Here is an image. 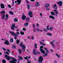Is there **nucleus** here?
<instances>
[{
    "label": "nucleus",
    "mask_w": 63,
    "mask_h": 63,
    "mask_svg": "<svg viewBox=\"0 0 63 63\" xmlns=\"http://www.w3.org/2000/svg\"><path fill=\"white\" fill-rule=\"evenodd\" d=\"M40 43L41 44V45H43V46H45V44L42 43V42H40Z\"/></svg>",
    "instance_id": "25"
},
{
    "label": "nucleus",
    "mask_w": 63,
    "mask_h": 63,
    "mask_svg": "<svg viewBox=\"0 0 63 63\" xmlns=\"http://www.w3.org/2000/svg\"><path fill=\"white\" fill-rule=\"evenodd\" d=\"M44 49H45L46 52L47 53H49V51L48 50L47 48L45 47L44 48Z\"/></svg>",
    "instance_id": "11"
},
{
    "label": "nucleus",
    "mask_w": 63,
    "mask_h": 63,
    "mask_svg": "<svg viewBox=\"0 0 63 63\" xmlns=\"http://www.w3.org/2000/svg\"><path fill=\"white\" fill-rule=\"evenodd\" d=\"M29 23L28 22H27L26 23H25L24 24V25L25 26H27L28 25V24Z\"/></svg>",
    "instance_id": "17"
},
{
    "label": "nucleus",
    "mask_w": 63,
    "mask_h": 63,
    "mask_svg": "<svg viewBox=\"0 0 63 63\" xmlns=\"http://www.w3.org/2000/svg\"><path fill=\"white\" fill-rule=\"evenodd\" d=\"M54 12H57V10H56V9H54Z\"/></svg>",
    "instance_id": "62"
},
{
    "label": "nucleus",
    "mask_w": 63,
    "mask_h": 63,
    "mask_svg": "<svg viewBox=\"0 0 63 63\" xmlns=\"http://www.w3.org/2000/svg\"><path fill=\"white\" fill-rule=\"evenodd\" d=\"M2 49H3V50H5V51H6V49L5 48H4L3 47L2 48Z\"/></svg>",
    "instance_id": "50"
},
{
    "label": "nucleus",
    "mask_w": 63,
    "mask_h": 63,
    "mask_svg": "<svg viewBox=\"0 0 63 63\" xmlns=\"http://www.w3.org/2000/svg\"><path fill=\"white\" fill-rule=\"evenodd\" d=\"M27 7L28 8V9H30V6L29 5H27Z\"/></svg>",
    "instance_id": "39"
},
{
    "label": "nucleus",
    "mask_w": 63,
    "mask_h": 63,
    "mask_svg": "<svg viewBox=\"0 0 63 63\" xmlns=\"http://www.w3.org/2000/svg\"><path fill=\"white\" fill-rule=\"evenodd\" d=\"M27 63H31L30 61L29 60H27Z\"/></svg>",
    "instance_id": "41"
},
{
    "label": "nucleus",
    "mask_w": 63,
    "mask_h": 63,
    "mask_svg": "<svg viewBox=\"0 0 63 63\" xmlns=\"http://www.w3.org/2000/svg\"><path fill=\"white\" fill-rule=\"evenodd\" d=\"M54 8L55 9H57V6L56 4H55L54 5Z\"/></svg>",
    "instance_id": "15"
},
{
    "label": "nucleus",
    "mask_w": 63,
    "mask_h": 63,
    "mask_svg": "<svg viewBox=\"0 0 63 63\" xmlns=\"http://www.w3.org/2000/svg\"><path fill=\"white\" fill-rule=\"evenodd\" d=\"M5 19L6 20H8V18H5Z\"/></svg>",
    "instance_id": "64"
},
{
    "label": "nucleus",
    "mask_w": 63,
    "mask_h": 63,
    "mask_svg": "<svg viewBox=\"0 0 63 63\" xmlns=\"http://www.w3.org/2000/svg\"><path fill=\"white\" fill-rule=\"evenodd\" d=\"M47 35H48L49 36H52V34L51 33H47Z\"/></svg>",
    "instance_id": "22"
},
{
    "label": "nucleus",
    "mask_w": 63,
    "mask_h": 63,
    "mask_svg": "<svg viewBox=\"0 0 63 63\" xmlns=\"http://www.w3.org/2000/svg\"><path fill=\"white\" fill-rule=\"evenodd\" d=\"M55 13L56 14H58V12L57 11H56V12H55Z\"/></svg>",
    "instance_id": "56"
},
{
    "label": "nucleus",
    "mask_w": 63,
    "mask_h": 63,
    "mask_svg": "<svg viewBox=\"0 0 63 63\" xmlns=\"http://www.w3.org/2000/svg\"><path fill=\"white\" fill-rule=\"evenodd\" d=\"M8 7L9 8H11L12 7V6L10 5H8Z\"/></svg>",
    "instance_id": "47"
},
{
    "label": "nucleus",
    "mask_w": 63,
    "mask_h": 63,
    "mask_svg": "<svg viewBox=\"0 0 63 63\" xmlns=\"http://www.w3.org/2000/svg\"><path fill=\"white\" fill-rule=\"evenodd\" d=\"M49 29L50 31H52V28L51 27H50L49 28Z\"/></svg>",
    "instance_id": "42"
},
{
    "label": "nucleus",
    "mask_w": 63,
    "mask_h": 63,
    "mask_svg": "<svg viewBox=\"0 0 63 63\" xmlns=\"http://www.w3.org/2000/svg\"><path fill=\"white\" fill-rule=\"evenodd\" d=\"M43 31L45 32H47V30L45 29H44Z\"/></svg>",
    "instance_id": "44"
},
{
    "label": "nucleus",
    "mask_w": 63,
    "mask_h": 63,
    "mask_svg": "<svg viewBox=\"0 0 63 63\" xmlns=\"http://www.w3.org/2000/svg\"><path fill=\"white\" fill-rule=\"evenodd\" d=\"M48 54H47V53H45V54L43 55V57H45V56H47V55Z\"/></svg>",
    "instance_id": "24"
},
{
    "label": "nucleus",
    "mask_w": 63,
    "mask_h": 63,
    "mask_svg": "<svg viewBox=\"0 0 63 63\" xmlns=\"http://www.w3.org/2000/svg\"><path fill=\"white\" fill-rule=\"evenodd\" d=\"M10 41L11 43H13V42H14V39H13V38H11L10 39Z\"/></svg>",
    "instance_id": "18"
},
{
    "label": "nucleus",
    "mask_w": 63,
    "mask_h": 63,
    "mask_svg": "<svg viewBox=\"0 0 63 63\" xmlns=\"http://www.w3.org/2000/svg\"><path fill=\"white\" fill-rule=\"evenodd\" d=\"M17 39V37H16V36H15L14 37V39L15 40H16Z\"/></svg>",
    "instance_id": "57"
},
{
    "label": "nucleus",
    "mask_w": 63,
    "mask_h": 63,
    "mask_svg": "<svg viewBox=\"0 0 63 63\" xmlns=\"http://www.w3.org/2000/svg\"><path fill=\"white\" fill-rule=\"evenodd\" d=\"M36 26H37L38 27H39V24L38 23H37L36 24Z\"/></svg>",
    "instance_id": "53"
},
{
    "label": "nucleus",
    "mask_w": 63,
    "mask_h": 63,
    "mask_svg": "<svg viewBox=\"0 0 63 63\" xmlns=\"http://www.w3.org/2000/svg\"><path fill=\"white\" fill-rule=\"evenodd\" d=\"M7 51H8V52H11L10 51V50L8 49H7Z\"/></svg>",
    "instance_id": "54"
},
{
    "label": "nucleus",
    "mask_w": 63,
    "mask_h": 63,
    "mask_svg": "<svg viewBox=\"0 0 63 63\" xmlns=\"http://www.w3.org/2000/svg\"><path fill=\"white\" fill-rule=\"evenodd\" d=\"M14 20L15 22H17L18 21V19L17 18H15L14 19Z\"/></svg>",
    "instance_id": "19"
},
{
    "label": "nucleus",
    "mask_w": 63,
    "mask_h": 63,
    "mask_svg": "<svg viewBox=\"0 0 63 63\" xmlns=\"http://www.w3.org/2000/svg\"><path fill=\"white\" fill-rule=\"evenodd\" d=\"M31 2H34L35 0H31Z\"/></svg>",
    "instance_id": "58"
},
{
    "label": "nucleus",
    "mask_w": 63,
    "mask_h": 63,
    "mask_svg": "<svg viewBox=\"0 0 63 63\" xmlns=\"http://www.w3.org/2000/svg\"><path fill=\"white\" fill-rule=\"evenodd\" d=\"M26 21L27 22H28L30 20V18L29 17H27L26 18Z\"/></svg>",
    "instance_id": "14"
},
{
    "label": "nucleus",
    "mask_w": 63,
    "mask_h": 63,
    "mask_svg": "<svg viewBox=\"0 0 63 63\" xmlns=\"http://www.w3.org/2000/svg\"><path fill=\"white\" fill-rule=\"evenodd\" d=\"M51 45L52 46L53 48H55L54 47V44H51Z\"/></svg>",
    "instance_id": "48"
},
{
    "label": "nucleus",
    "mask_w": 63,
    "mask_h": 63,
    "mask_svg": "<svg viewBox=\"0 0 63 63\" xmlns=\"http://www.w3.org/2000/svg\"><path fill=\"white\" fill-rule=\"evenodd\" d=\"M33 31L34 32H36V29L34 28L33 30Z\"/></svg>",
    "instance_id": "36"
},
{
    "label": "nucleus",
    "mask_w": 63,
    "mask_h": 63,
    "mask_svg": "<svg viewBox=\"0 0 63 63\" xmlns=\"http://www.w3.org/2000/svg\"><path fill=\"white\" fill-rule=\"evenodd\" d=\"M1 8L2 9H4L5 8V6L4 5V4H0Z\"/></svg>",
    "instance_id": "13"
},
{
    "label": "nucleus",
    "mask_w": 63,
    "mask_h": 63,
    "mask_svg": "<svg viewBox=\"0 0 63 63\" xmlns=\"http://www.w3.org/2000/svg\"><path fill=\"white\" fill-rule=\"evenodd\" d=\"M35 52H36V51H35V50H33V54H35Z\"/></svg>",
    "instance_id": "40"
},
{
    "label": "nucleus",
    "mask_w": 63,
    "mask_h": 63,
    "mask_svg": "<svg viewBox=\"0 0 63 63\" xmlns=\"http://www.w3.org/2000/svg\"><path fill=\"white\" fill-rule=\"evenodd\" d=\"M20 46L21 47H22V51H25V48H26V47L23 44V43L22 42H21L20 44Z\"/></svg>",
    "instance_id": "2"
},
{
    "label": "nucleus",
    "mask_w": 63,
    "mask_h": 63,
    "mask_svg": "<svg viewBox=\"0 0 63 63\" xmlns=\"http://www.w3.org/2000/svg\"><path fill=\"white\" fill-rule=\"evenodd\" d=\"M9 32L11 34H12L13 36H14L15 37H17L18 35L16 33H15L14 32H12L11 31H10Z\"/></svg>",
    "instance_id": "4"
},
{
    "label": "nucleus",
    "mask_w": 63,
    "mask_h": 63,
    "mask_svg": "<svg viewBox=\"0 0 63 63\" xmlns=\"http://www.w3.org/2000/svg\"><path fill=\"white\" fill-rule=\"evenodd\" d=\"M33 27H35V25H34V24H33Z\"/></svg>",
    "instance_id": "63"
},
{
    "label": "nucleus",
    "mask_w": 63,
    "mask_h": 63,
    "mask_svg": "<svg viewBox=\"0 0 63 63\" xmlns=\"http://www.w3.org/2000/svg\"><path fill=\"white\" fill-rule=\"evenodd\" d=\"M45 7H49V4H45Z\"/></svg>",
    "instance_id": "30"
},
{
    "label": "nucleus",
    "mask_w": 63,
    "mask_h": 63,
    "mask_svg": "<svg viewBox=\"0 0 63 63\" xmlns=\"http://www.w3.org/2000/svg\"><path fill=\"white\" fill-rule=\"evenodd\" d=\"M24 31H26V30L25 28H23L22 29Z\"/></svg>",
    "instance_id": "46"
},
{
    "label": "nucleus",
    "mask_w": 63,
    "mask_h": 63,
    "mask_svg": "<svg viewBox=\"0 0 63 63\" xmlns=\"http://www.w3.org/2000/svg\"><path fill=\"white\" fill-rule=\"evenodd\" d=\"M14 28H17V26H15V25L14 24L12 25V27L11 28V29L12 30H15Z\"/></svg>",
    "instance_id": "5"
},
{
    "label": "nucleus",
    "mask_w": 63,
    "mask_h": 63,
    "mask_svg": "<svg viewBox=\"0 0 63 63\" xmlns=\"http://www.w3.org/2000/svg\"><path fill=\"white\" fill-rule=\"evenodd\" d=\"M36 31H37L38 32H39L40 31V30L39 29H36Z\"/></svg>",
    "instance_id": "52"
},
{
    "label": "nucleus",
    "mask_w": 63,
    "mask_h": 63,
    "mask_svg": "<svg viewBox=\"0 0 63 63\" xmlns=\"http://www.w3.org/2000/svg\"><path fill=\"white\" fill-rule=\"evenodd\" d=\"M48 27H49V26H47V27L46 28V29L47 30L49 31V28H48Z\"/></svg>",
    "instance_id": "38"
},
{
    "label": "nucleus",
    "mask_w": 63,
    "mask_h": 63,
    "mask_svg": "<svg viewBox=\"0 0 63 63\" xmlns=\"http://www.w3.org/2000/svg\"><path fill=\"white\" fill-rule=\"evenodd\" d=\"M35 5L36 6H39L40 5V4H39V2H36L35 3Z\"/></svg>",
    "instance_id": "20"
},
{
    "label": "nucleus",
    "mask_w": 63,
    "mask_h": 63,
    "mask_svg": "<svg viewBox=\"0 0 63 63\" xmlns=\"http://www.w3.org/2000/svg\"><path fill=\"white\" fill-rule=\"evenodd\" d=\"M5 57L7 60H10L11 58H12V61H9V62L10 63H16V62L17 61V60L16 59H15L14 58H12V57H10L8 56V55H5Z\"/></svg>",
    "instance_id": "1"
},
{
    "label": "nucleus",
    "mask_w": 63,
    "mask_h": 63,
    "mask_svg": "<svg viewBox=\"0 0 63 63\" xmlns=\"http://www.w3.org/2000/svg\"><path fill=\"white\" fill-rule=\"evenodd\" d=\"M12 47H13V48H14V49H15L16 48V46L15 45H13Z\"/></svg>",
    "instance_id": "34"
},
{
    "label": "nucleus",
    "mask_w": 63,
    "mask_h": 63,
    "mask_svg": "<svg viewBox=\"0 0 63 63\" xmlns=\"http://www.w3.org/2000/svg\"><path fill=\"white\" fill-rule=\"evenodd\" d=\"M40 49L41 52L42 53H43L44 54H45V51L43 49Z\"/></svg>",
    "instance_id": "10"
},
{
    "label": "nucleus",
    "mask_w": 63,
    "mask_h": 63,
    "mask_svg": "<svg viewBox=\"0 0 63 63\" xmlns=\"http://www.w3.org/2000/svg\"><path fill=\"white\" fill-rule=\"evenodd\" d=\"M24 58L25 59H26V60H28V58H27V57H25Z\"/></svg>",
    "instance_id": "51"
},
{
    "label": "nucleus",
    "mask_w": 63,
    "mask_h": 63,
    "mask_svg": "<svg viewBox=\"0 0 63 63\" xmlns=\"http://www.w3.org/2000/svg\"><path fill=\"white\" fill-rule=\"evenodd\" d=\"M17 34H19V33L18 32H16Z\"/></svg>",
    "instance_id": "60"
},
{
    "label": "nucleus",
    "mask_w": 63,
    "mask_h": 63,
    "mask_svg": "<svg viewBox=\"0 0 63 63\" xmlns=\"http://www.w3.org/2000/svg\"><path fill=\"white\" fill-rule=\"evenodd\" d=\"M52 41H53L52 43L51 42H50V43L51 44H53V43L55 42V40H52Z\"/></svg>",
    "instance_id": "37"
},
{
    "label": "nucleus",
    "mask_w": 63,
    "mask_h": 63,
    "mask_svg": "<svg viewBox=\"0 0 63 63\" xmlns=\"http://www.w3.org/2000/svg\"><path fill=\"white\" fill-rule=\"evenodd\" d=\"M4 44H6L7 45H10V44L9 43V42L8 40H7L6 41H5L4 42Z\"/></svg>",
    "instance_id": "9"
},
{
    "label": "nucleus",
    "mask_w": 63,
    "mask_h": 63,
    "mask_svg": "<svg viewBox=\"0 0 63 63\" xmlns=\"http://www.w3.org/2000/svg\"><path fill=\"white\" fill-rule=\"evenodd\" d=\"M32 13H33L32 11H30L29 12V13H28V15L30 16V17H33V15L32 14Z\"/></svg>",
    "instance_id": "6"
},
{
    "label": "nucleus",
    "mask_w": 63,
    "mask_h": 63,
    "mask_svg": "<svg viewBox=\"0 0 63 63\" xmlns=\"http://www.w3.org/2000/svg\"><path fill=\"white\" fill-rule=\"evenodd\" d=\"M26 17V16H25V15H23L22 17V19L23 20H24L25 19Z\"/></svg>",
    "instance_id": "8"
},
{
    "label": "nucleus",
    "mask_w": 63,
    "mask_h": 63,
    "mask_svg": "<svg viewBox=\"0 0 63 63\" xmlns=\"http://www.w3.org/2000/svg\"><path fill=\"white\" fill-rule=\"evenodd\" d=\"M51 15H52V16H54V15H55V14L53 12H51Z\"/></svg>",
    "instance_id": "23"
},
{
    "label": "nucleus",
    "mask_w": 63,
    "mask_h": 63,
    "mask_svg": "<svg viewBox=\"0 0 63 63\" xmlns=\"http://www.w3.org/2000/svg\"><path fill=\"white\" fill-rule=\"evenodd\" d=\"M19 42H20V41L18 40H16V43L17 44H18L19 43Z\"/></svg>",
    "instance_id": "29"
},
{
    "label": "nucleus",
    "mask_w": 63,
    "mask_h": 63,
    "mask_svg": "<svg viewBox=\"0 0 63 63\" xmlns=\"http://www.w3.org/2000/svg\"><path fill=\"white\" fill-rule=\"evenodd\" d=\"M5 14L3 15V16L2 17V19H4V18H5Z\"/></svg>",
    "instance_id": "31"
},
{
    "label": "nucleus",
    "mask_w": 63,
    "mask_h": 63,
    "mask_svg": "<svg viewBox=\"0 0 63 63\" xmlns=\"http://www.w3.org/2000/svg\"><path fill=\"white\" fill-rule=\"evenodd\" d=\"M17 1L18 5H19L20 4V3H21V0H17Z\"/></svg>",
    "instance_id": "16"
},
{
    "label": "nucleus",
    "mask_w": 63,
    "mask_h": 63,
    "mask_svg": "<svg viewBox=\"0 0 63 63\" xmlns=\"http://www.w3.org/2000/svg\"><path fill=\"white\" fill-rule=\"evenodd\" d=\"M38 54V52H35V54H36V55H37Z\"/></svg>",
    "instance_id": "55"
},
{
    "label": "nucleus",
    "mask_w": 63,
    "mask_h": 63,
    "mask_svg": "<svg viewBox=\"0 0 63 63\" xmlns=\"http://www.w3.org/2000/svg\"><path fill=\"white\" fill-rule=\"evenodd\" d=\"M47 10V11H48L49 10V9L48 8H47L46 9Z\"/></svg>",
    "instance_id": "59"
},
{
    "label": "nucleus",
    "mask_w": 63,
    "mask_h": 63,
    "mask_svg": "<svg viewBox=\"0 0 63 63\" xmlns=\"http://www.w3.org/2000/svg\"><path fill=\"white\" fill-rule=\"evenodd\" d=\"M43 46H40V49H42V48H43Z\"/></svg>",
    "instance_id": "45"
},
{
    "label": "nucleus",
    "mask_w": 63,
    "mask_h": 63,
    "mask_svg": "<svg viewBox=\"0 0 63 63\" xmlns=\"http://www.w3.org/2000/svg\"><path fill=\"white\" fill-rule=\"evenodd\" d=\"M49 17L50 18H52V19H55V17L51 15L49 16Z\"/></svg>",
    "instance_id": "12"
},
{
    "label": "nucleus",
    "mask_w": 63,
    "mask_h": 63,
    "mask_svg": "<svg viewBox=\"0 0 63 63\" xmlns=\"http://www.w3.org/2000/svg\"><path fill=\"white\" fill-rule=\"evenodd\" d=\"M43 60V58L42 56H40L39 58V59L38 62L39 63H42Z\"/></svg>",
    "instance_id": "3"
},
{
    "label": "nucleus",
    "mask_w": 63,
    "mask_h": 63,
    "mask_svg": "<svg viewBox=\"0 0 63 63\" xmlns=\"http://www.w3.org/2000/svg\"><path fill=\"white\" fill-rule=\"evenodd\" d=\"M57 3L61 7L62 6V2L61 1H60L59 2H57Z\"/></svg>",
    "instance_id": "7"
},
{
    "label": "nucleus",
    "mask_w": 63,
    "mask_h": 63,
    "mask_svg": "<svg viewBox=\"0 0 63 63\" xmlns=\"http://www.w3.org/2000/svg\"><path fill=\"white\" fill-rule=\"evenodd\" d=\"M9 14H10L11 15H14V12L12 11L9 12Z\"/></svg>",
    "instance_id": "27"
},
{
    "label": "nucleus",
    "mask_w": 63,
    "mask_h": 63,
    "mask_svg": "<svg viewBox=\"0 0 63 63\" xmlns=\"http://www.w3.org/2000/svg\"><path fill=\"white\" fill-rule=\"evenodd\" d=\"M20 34H21V35H23L24 34V32H22V31H21L20 32Z\"/></svg>",
    "instance_id": "32"
},
{
    "label": "nucleus",
    "mask_w": 63,
    "mask_h": 63,
    "mask_svg": "<svg viewBox=\"0 0 63 63\" xmlns=\"http://www.w3.org/2000/svg\"><path fill=\"white\" fill-rule=\"evenodd\" d=\"M34 47L35 48H37V45L36 43H35L34 44Z\"/></svg>",
    "instance_id": "28"
},
{
    "label": "nucleus",
    "mask_w": 63,
    "mask_h": 63,
    "mask_svg": "<svg viewBox=\"0 0 63 63\" xmlns=\"http://www.w3.org/2000/svg\"><path fill=\"white\" fill-rule=\"evenodd\" d=\"M0 13H3V14H5V11L3 10L2 11V12H0Z\"/></svg>",
    "instance_id": "33"
},
{
    "label": "nucleus",
    "mask_w": 63,
    "mask_h": 63,
    "mask_svg": "<svg viewBox=\"0 0 63 63\" xmlns=\"http://www.w3.org/2000/svg\"><path fill=\"white\" fill-rule=\"evenodd\" d=\"M18 51L20 54H21V50L20 49H18Z\"/></svg>",
    "instance_id": "26"
},
{
    "label": "nucleus",
    "mask_w": 63,
    "mask_h": 63,
    "mask_svg": "<svg viewBox=\"0 0 63 63\" xmlns=\"http://www.w3.org/2000/svg\"><path fill=\"white\" fill-rule=\"evenodd\" d=\"M57 56L58 57H60V55H57Z\"/></svg>",
    "instance_id": "61"
},
{
    "label": "nucleus",
    "mask_w": 63,
    "mask_h": 63,
    "mask_svg": "<svg viewBox=\"0 0 63 63\" xmlns=\"http://www.w3.org/2000/svg\"><path fill=\"white\" fill-rule=\"evenodd\" d=\"M6 54H9V53L7 51L5 52V53Z\"/></svg>",
    "instance_id": "43"
},
{
    "label": "nucleus",
    "mask_w": 63,
    "mask_h": 63,
    "mask_svg": "<svg viewBox=\"0 0 63 63\" xmlns=\"http://www.w3.org/2000/svg\"><path fill=\"white\" fill-rule=\"evenodd\" d=\"M5 17H6L7 18H8V17H9V16L8 14H6L5 15Z\"/></svg>",
    "instance_id": "35"
},
{
    "label": "nucleus",
    "mask_w": 63,
    "mask_h": 63,
    "mask_svg": "<svg viewBox=\"0 0 63 63\" xmlns=\"http://www.w3.org/2000/svg\"><path fill=\"white\" fill-rule=\"evenodd\" d=\"M34 38V36H32V37L31 38V39H32V40H33Z\"/></svg>",
    "instance_id": "49"
},
{
    "label": "nucleus",
    "mask_w": 63,
    "mask_h": 63,
    "mask_svg": "<svg viewBox=\"0 0 63 63\" xmlns=\"http://www.w3.org/2000/svg\"><path fill=\"white\" fill-rule=\"evenodd\" d=\"M18 57L19 58V59L21 60H23V58L22 57H19V56H18Z\"/></svg>",
    "instance_id": "21"
}]
</instances>
